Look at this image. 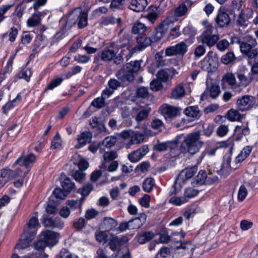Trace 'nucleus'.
<instances>
[{"mask_svg":"<svg viewBox=\"0 0 258 258\" xmlns=\"http://www.w3.org/2000/svg\"><path fill=\"white\" fill-rule=\"evenodd\" d=\"M92 134L90 132H84L78 136V145L76 147L80 148L91 142Z\"/></svg>","mask_w":258,"mask_h":258,"instance_id":"obj_20","label":"nucleus"},{"mask_svg":"<svg viewBox=\"0 0 258 258\" xmlns=\"http://www.w3.org/2000/svg\"><path fill=\"white\" fill-rule=\"evenodd\" d=\"M252 17V11L247 9L242 10L237 16H235L234 22L236 26L245 27L248 24V20Z\"/></svg>","mask_w":258,"mask_h":258,"instance_id":"obj_12","label":"nucleus"},{"mask_svg":"<svg viewBox=\"0 0 258 258\" xmlns=\"http://www.w3.org/2000/svg\"><path fill=\"white\" fill-rule=\"evenodd\" d=\"M146 30L145 25L140 22H137L132 27V32L134 34H143Z\"/></svg>","mask_w":258,"mask_h":258,"instance_id":"obj_45","label":"nucleus"},{"mask_svg":"<svg viewBox=\"0 0 258 258\" xmlns=\"http://www.w3.org/2000/svg\"><path fill=\"white\" fill-rule=\"evenodd\" d=\"M186 202V199L184 197H177L174 196L172 197L169 200V203L175 206H180Z\"/></svg>","mask_w":258,"mask_h":258,"instance_id":"obj_55","label":"nucleus"},{"mask_svg":"<svg viewBox=\"0 0 258 258\" xmlns=\"http://www.w3.org/2000/svg\"><path fill=\"white\" fill-rule=\"evenodd\" d=\"M185 95V90L182 83L178 85L172 91V98L178 99Z\"/></svg>","mask_w":258,"mask_h":258,"instance_id":"obj_27","label":"nucleus"},{"mask_svg":"<svg viewBox=\"0 0 258 258\" xmlns=\"http://www.w3.org/2000/svg\"><path fill=\"white\" fill-rule=\"evenodd\" d=\"M235 59V55L233 53L229 52L222 56L221 58V62L225 64H228L233 62Z\"/></svg>","mask_w":258,"mask_h":258,"instance_id":"obj_50","label":"nucleus"},{"mask_svg":"<svg viewBox=\"0 0 258 258\" xmlns=\"http://www.w3.org/2000/svg\"><path fill=\"white\" fill-rule=\"evenodd\" d=\"M32 74L31 70L29 69H22L16 75L17 79H24L28 81Z\"/></svg>","mask_w":258,"mask_h":258,"instance_id":"obj_37","label":"nucleus"},{"mask_svg":"<svg viewBox=\"0 0 258 258\" xmlns=\"http://www.w3.org/2000/svg\"><path fill=\"white\" fill-rule=\"evenodd\" d=\"M104 159L106 162L110 161L117 158V154L116 151H111L105 152L104 154Z\"/></svg>","mask_w":258,"mask_h":258,"instance_id":"obj_63","label":"nucleus"},{"mask_svg":"<svg viewBox=\"0 0 258 258\" xmlns=\"http://www.w3.org/2000/svg\"><path fill=\"white\" fill-rule=\"evenodd\" d=\"M198 170L197 165L192 167H188L182 170L178 176V179H181L183 181L192 177Z\"/></svg>","mask_w":258,"mask_h":258,"instance_id":"obj_16","label":"nucleus"},{"mask_svg":"<svg viewBox=\"0 0 258 258\" xmlns=\"http://www.w3.org/2000/svg\"><path fill=\"white\" fill-rule=\"evenodd\" d=\"M12 7L11 5H5L0 7V24L5 20L6 13Z\"/></svg>","mask_w":258,"mask_h":258,"instance_id":"obj_60","label":"nucleus"},{"mask_svg":"<svg viewBox=\"0 0 258 258\" xmlns=\"http://www.w3.org/2000/svg\"><path fill=\"white\" fill-rule=\"evenodd\" d=\"M125 46V44L122 45L118 44L115 42H112L108 46L104 48L97 53L94 58V61L98 62L100 59L106 62L113 60L114 63L119 64L123 62V58L122 50H121L119 54L117 55L118 48L124 47Z\"/></svg>","mask_w":258,"mask_h":258,"instance_id":"obj_1","label":"nucleus"},{"mask_svg":"<svg viewBox=\"0 0 258 258\" xmlns=\"http://www.w3.org/2000/svg\"><path fill=\"white\" fill-rule=\"evenodd\" d=\"M180 110L178 107L164 104L160 107L159 111L164 116L167 123L175 125L174 122L180 115Z\"/></svg>","mask_w":258,"mask_h":258,"instance_id":"obj_4","label":"nucleus"},{"mask_svg":"<svg viewBox=\"0 0 258 258\" xmlns=\"http://www.w3.org/2000/svg\"><path fill=\"white\" fill-rule=\"evenodd\" d=\"M116 142V138L114 136L106 137L101 143L103 146L107 148H111Z\"/></svg>","mask_w":258,"mask_h":258,"instance_id":"obj_51","label":"nucleus"},{"mask_svg":"<svg viewBox=\"0 0 258 258\" xmlns=\"http://www.w3.org/2000/svg\"><path fill=\"white\" fill-rule=\"evenodd\" d=\"M184 113L186 115L193 118H199L201 116L198 106H189L186 108Z\"/></svg>","mask_w":258,"mask_h":258,"instance_id":"obj_28","label":"nucleus"},{"mask_svg":"<svg viewBox=\"0 0 258 258\" xmlns=\"http://www.w3.org/2000/svg\"><path fill=\"white\" fill-rule=\"evenodd\" d=\"M46 45L47 40L46 37L44 36L41 35L37 37V39L35 40V50L38 52L44 48Z\"/></svg>","mask_w":258,"mask_h":258,"instance_id":"obj_29","label":"nucleus"},{"mask_svg":"<svg viewBox=\"0 0 258 258\" xmlns=\"http://www.w3.org/2000/svg\"><path fill=\"white\" fill-rule=\"evenodd\" d=\"M177 21V19L174 16H170L164 20L160 25L165 31L168 30L173 26L174 23Z\"/></svg>","mask_w":258,"mask_h":258,"instance_id":"obj_30","label":"nucleus"},{"mask_svg":"<svg viewBox=\"0 0 258 258\" xmlns=\"http://www.w3.org/2000/svg\"><path fill=\"white\" fill-rule=\"evenodd\" d=\"M142 60H135L128 63L126 69L120 70L116 74L117 78L121 81H133L134 72H137L141 68Z\"/></svg>","mask_w":258,"mask_h":258,"instance_id":"obj_3","label":"nucleus"},{"mask_svg":"<svg viewBox=\"0 0 258 258\" xmlns=\"http://www.w3.org/2000/svg\"><path fill=\"white\" fill-rule=\"evenodd\" d=\"M257 45V42L255 39L252 40L251 42V44H248L246 42H242L240 45V48L241 52L246 54L252 47H254Z\"/></svg>","mask_w":258,"mask_h":258,"instance_id":"obj_41","label":"nucleus"},{"mask_svg":"<svg viewBox=\"0 0 258 258\" xmlns=\"http://www.w3.org/2000/svg\"><path fill=\"white\" fill-rule=\"evenodd\" d=\"M177 72L173 69H161L156 74L157 80L152 81H169L173 79Z\"/></svg>","mask_w":258,"mask_h":258,"instance_id":"obj_15","label":"nucleus"},{"mask_svg":"<svg viewBox=\"0 0 258 258\" xmlns=\"http://www.w3.org/2000/svg\"><path fill=\"white\" fill-rule=\"evenodd\" d=\"M213 29L212 26H208L200 36L202 43L209 47L214 45L219 39L218 35L213 34Z\"/></svg>","mask_w":258,"mask_h":258,"instance_id":"obj_6","label":"nucleus"},{"mask_svg":"<svg viewBox=\"0 0 258 258\" xmlns=\"http://www.w3.org/2000/svg\"><path fill=\"white\" fill-rule=\"evenodd\" d=\"M73 225L77 230H80L85 227L86 220L84 218L80 217L75 220Z\"/></svg>","mask_w":258,"mask_h":258,"instance_id":"obj_57","label":"nucleus"},{"mask_svg":"<svg viewBox=\"0 0 258 258\" xmlns=\"http://www.w3.org/2000/svg\"><path fill=\"white\" fill-rule=\"evenodd\" d=\"M36 235V232L34 230H24L19 240V243L16 246V248L23 249L28 247L34 239Z\"/></svg>","mask_w":258,"mask_h":258,"instance_id":"obj_10","label":"nucleus"},{"mask_svg":"<svg viewBox=\"0 0 258 258\" xmlns=\"http://www.w3.org/2000/svg\"><path fill=\"white\" fill-rule=\"evenodd\" d=\"M217 149V147H210V146H207L200 155L197 157L196 159L197 163L198 164L201 163L207 155L208 156H214Z\"/></svg>","mask_w":258,"mask_h":258,"instance_id":"obj_22","label":"nucleus"},{"mask_svg":"<svg viewBox=\"0 0 258 258\" xmlns=\"http://www.w3.org/2000/svg\"><path fill=\"white\" fill-rule=\"evenodd\" d=\"M61 185L62 189L68 192V193H70L75 188L74 182H72L69 177H66L64 180L61 182Z\"/></svg>","mask_w":258,"mask_h":258,"instance_id":"obj_31","label":"nucleus"},{"mask_svg":"<svg viewBox=\"0 0 258 258\" xmlns=\"http://www.w3.org/2000/svg\"><path fill=\"white\" fill-rule=\"evenodd\" d=\"M41 13L38 12L32 15L27 21V26L28 27H34L38 26L41 23Z\"/></svg>","mask_w":258,"mask_h":258,"instance_id":"obj_25","label":"nucleus"},{"mask_svg":"<svg viewBox=\"0 0 258 258\" xmlns=\"http://www.w3.org/2000/svg\"><path fill=\"white\" fill-rule=\"evenodd\" d=\"M150 197L149 195L145 194L139 200V203L142 207L145 208L150 207Z\"/></svg>","mask_w":258,"mask_h":258,"instance_id":"obj_62","label":"nucleus"},{"mask_svg":"<svg viewBox=\"0 0 258 258\" xmlns=\"http://www.w3.org/2000/svg\"><path fill=\"white\" fill-rule=\"evenodd\" d=\"M207 176L208 174L205 170H200L192 183L197 185H207Z\"/></svg>","mask_w":258,"mask_h":258,"instance_id":"obj_24","label":"nucleus"},{"mask_svg":"<svg viewBox=\"0 0 258 258\" xmlns=\"http://www.w3.org/2000/svg\"><path fill=\"white\" fill-rule=\"evenodd\" d=\"M199 191L192 187H187L184 191V197L188 198H192L197 196Z\"/></svg>","mask_w":258,"mask_h":258,"instance_id":"obj_58","label":"nucleus"},{"mask_svg":"<svg viewBox=\"0 0 258 258\" xmlns=\"http://www.w3.org/2000/svg\"><path fill=\"white\" fill-rule=\"evenodd\" d=\"M214 125L211 124H204L203 125V133L207 137H210L213 133Z\"/></svg>","mask_w":258,"mask_h":258,"instance_id":"obj_49","label":"nucleus"},{"mask_svg":"<svg viewBox=\"0 0 258 258\" xmlns=\"http://www.w3.org/2000/svg\"><path fill=\"white\" fill-rule=\"evenodd\" d=\"M207 89L203 93L201 96L202 101L207 100L209 95L213 99H216L220 93V89L219 84L214 83L213 82H206Z\"/></svg>","mask_w":258,"mask_h":258,"instance_id":"obj_7","label":"nucleus"},{"mask_svg":"<svg viewBox=\"0 0 258 258\" xmlns=\"http://www.w3.org/2000/svg\"><path fill=\"white\" fill-rule=\"evenodd\" d=\"M144 140V135L138 132H136L134 134L131 136L129 144L131 145L138 144L142 142Z\"/></svg>","mask_w":258,"mask_h":258,"instance_id":"obj_38","label":"nucleus"},{"mask_svg":"<svg viewBox=\"0 0 258 258\" xmlns=\"http://www.w3.org/2000/svg\"><path fill=\"white\" fill-rule=\"evenodd\" d=\"M105 97H99L94 99L91 103V106L98 109L103 108L105 105Z\"/></svg>","mask_w":258,"mask_h":258,"instance_id":"obj_46","label":"nucleus"},{"mask_svg":"<svg viewBox=\"0 0 258 258\" xmlns=\"http://www.w3.org/2000/svg\"><path fill=\"white\" fill-rule=\"evenodd\" d=\"M69 193L60 188H56L53 191V194L56 199H64Z\"/></svg>","mask_w":258,"mask_h":258,"instance_id":"obj_54","label":"nucleus"},{"mask_svg":"<svg viewBox=\"0 0 258 258\" xmlns=\"http://www.w3.org/2000/svg\"><path fill=\"white\" fill-rule=\"evenodd\" d=\"M155 185V180L153 178H147L143 183L142 187L144 191L150 192L153 190V186Z\"/></svg>","mask_w":258,"mask_h":258,"instance_id":"obj_34","label":"nucleus"},{"mask_svg":"<svg viewBox=\"0 0 258 258\" xmlns=\"http://www.w3.org/2000/svg\"><path fill=\"white\" fill-rule=\"evenodd\" d=\"M216 21L220 27H226L230 22V18L227 13L219 11L216 18Z\"/></svg>","mask_w":258,"mask_h":258,"instance_id":"obj_21","label":"nucleus"},{"mask_svg":"<svg viewBox=\"0 0 258 258\" xmlns=\"http://www.w3.org/2000/svg\"><path fill=\"white\" fill-rule=\"evenodd\" d=\"M20 130L21 128L19 127L17 124L15 123L9 126L8 129L7 134L9 137L14 138L18 135Z\"/></svg>","mask_w":258,"mask_h":258,"instance_id":"obj_47","label":"nucleus"},{"mask_svg":"<svg viewBox=\"0 0 258 258\" xmlns=\"http://www.w3.org/2000/svg\"><path fill=\"white\" fill-rule=\"evenodd\" d=\"M60 136L57 133L54 136L51 143L50 148L52 149H59L61 147Z\"/></svg>","mask_w":258,"mask_h":258,"instance_id":"obj_56","label":"nucleus"},{"mask_svg":"<svg viewBox=\"0 0 258 258\" xmlns=\"http://www.w3.org/2000/svg\"><path fill=\"white\" fill-rule=\"evenodd\" d=\"M207 174V185H211L219 182V178L218 176L213 175L210 169L209 170V172Z\"/></svg>","mask_w":258,"mask_h":258,"instance_id":"obj_59","label":"nucleus"},{"mask_svg":"<svg viewBox=\"0 0 258 258\" xmlns=\"http://www.w3.org/2000/svg\"><path fill=\"white\" fill-rule=\"evenodd\" d=\"M55 258H79L78 256L72 253L66 249H62Z\"/></svg>","mask_w":258,"mask_h":258,"instance_id":"obj_52","label":"nucleus"},{"mask_svg":"<svg viewBox=\"0 0 258 258\" xmlns=\"http://www.w3.org/2000/svg\"><path fill=\"white\" fill-rule=\"evenodd\" d=\"M137 42L139 44L138 49L141 50L151 45L152 40L150 38L147 37L144 35L140 36L137 37Z\"/></svg>","mask_w":258,"mask_h":258,"instance_id":"obj_26","label":"nucleus"},{"mask_svg":"<svg viewBox=\"0 0 258 258\" xmlns=\"http://www.w3.org/2000/svg\"><path fill=\"white\" fill-rule=\"evenodd\" d=\"M48 246H53L58 242L59 234L51 230L43 231L39 235Z\"/></svg>","mask_w":258,"mask_h":258,"instance_id":"obj_13","label":"nucleus"},{"mask_svg":"<svg viewBox=\"0 0 258 258\" xmlns=\"http://www.w3.org/2000/svg\"><path fill=\"white\" fill-rule=\"evenodd\" d=\"M204 144V142L201 140L200 132H192L184 138L180 146V150L183 154L189 153L195 155L200 151Z\"/></svg>","mask_w":258,"mask_h":258,"instance_id":"obj_2","label":"nucleus"},{"mask_svg":"<svg viewBox=\"0 0 258 258\" xmlns=\"http://www.w3.org/2000/svg\"><path fill=\"white\" fill-rule=\"evenodd\" d=\"M231 157L229 155H225L223 157V161L221 164L220 170L217 171V173L221 177L226 178L231 172L232 168L230 166Z\"/></svg>","mask_w":258,"mask_h":258,"instance_id":"obj_14","label":"nucleus"},{"mask_svg":"<svg viewBox=\"0 0 258 258\" xmlns=\"http://www.w3.org/2000/svg\"><path fill=\"white\" fill-rule=\"evenodd\" d=\"M155 236L154 233L152 231H145L142 233L138 234L136 236L137 241L140 244H145L151 240Z\"/></svg>","mask_w":258,"mask_h":258,"instance_id":"obj_23","label":"nucleus"},{"mask_svg":"<svg viewBox=\"0 0 258 258\" xmlns=\"http://www.w3.org/2000/svg\"><path fill=\"white\" fill-rule=\"evenodd\" d=\"M147 5L146 0H131L128 8L135 12H141L144 10Z\"/></svg>","mask_w":258,"mask_h":258,"instance_id":"obj_18","label":"nucleus"},{"mask_svg":"<svg viewBox=\"0 0 258 258\" xmlns=\"http://www.w3.org/2000/svg\"><path fill=\"white\" fill-rule=\"evenodd\" d=\"M39 221L37 217H32L27 223V227L24 230L33 231L36 232L37 227L39 226Z\"/></svg>","mask_w":258,"mask_h":258,"instance_id":"obj_39","label":"nucleus"},{"mask_svg":"<svg viewBox=\"0 0 258 258\" xmlns=\"http://www.w3.org/2000/svg\"><path fill=\"white\" fill-rule=\"evenodd\" d=\"M115 23L116 19L114 17L112 16L103 17L100 21V24L105 26H107L109 24H114Z\"/></svg>","mask_w":258,"mask_h":258,"instance_id":"obj_61","label":"nucleus"},{"mask_svg":"<svg viewBox=\"0 0 258 258\" xmlns=\"http://www.w3.org/2000/svg\"><path fill=\"white\" fill-rule=\"evenodd\" d=\"M256 102V98L251 95L243 96L237 100V108L241 111L251 110L253 108Z\"/></svg>","mask_w":258,"mask_h":258,"instance_id":"obj_5","label":"nucleus"},{"mask_svg":"<svg viewBox=\"0 0 258 258\" xmlns=\"http://www.w3.org/2000/svg\"><path fill=\"white\" fill-rule=\"evenodd\" d=\"M93 186L92 183H88L84 184L82 188L78 189V192L82 196H88L91 191L93 190Z\"/></svg>","mask_w":258,"mask_h":258,"instance_id":"obj_44","label":"nucleus"},{"mask_svg":"<svg viewBox=\"0 0 258 258\" xmlns=\"http://www.w3.org/2000/svg\"><path fill=\"white\" fill-rule=\"evenodd\" d=\"M187 51V45L184 41H181L174 45L167 47L165 49L167 56L179 55L183 56Z\"/></svg>","mask_w":258,"mask_h":258,"instance_id":"obj_11","label":"nucleus"},{"mask_svg":"<svg viewBox=\"0 0 258 258\" xmlns=\"http://www.w3.org/2000/svg\"><path fill=\"white\" fill-rule=\"evenodd\" d=\"M21 100V96L19 94H18L17 97L11 102H8L3 106L2 109L3 113L7 114L9 110L13 108L16 105V103L20 101Z\"/></svg>","mask_w":258,"mask_h":258,"instance_id":"obj_32","label":"nucleus"},{"mask_svg":"<svg viewBox=\"0 0 258 258\" xmlns=\"http://www.w3.org/2000/svg\"><path fill=\"white\" fill-rule=\"evenodd\" d=\"M103 224L106 231L113 230L117 225V222L112 218L105 217L103 220Z\"/></svg>","mask_w":258,"mask_h":258,"instance_id":"obj_33","label":"nucleus"},{"mask_svg":"<svg viewBox=\"0 0 258 258\" xmlns=\"http://www.w3.org/2000/svg\"><path fill=\"white\" fill-rule=\"evenodd\" d=\"M228 119L231 121H240L241 115L237 110L230 109L227 113Z\"/></svg>","mask_w":258,"mask_h":258,"instance_id":"obj_42","label":"nucleus"},{"mask_svg":"<svg viewBox=\"0 0 258 258\" xmlns=\"http://www.w3.org/2000/svg\"><path fill=\"white\" fill-rule=\"evenodd\" d=\"M146 215L143 213L140 214V216L131 219L129 221L131 229H138L145 223Z\"/></svg>","mask_w":258,"mask_h":258,"instance_id":"obj_19","label":"nucleus"},{"mask_svg":"<svg viewBox=\"0 0 258 258\" xmlns=\"http://www.w3.org/2000/svg\"><path fill=\"white\" fill-rule=\"evenodd\" d=\"M171 141H168L164 142H158L154 147L153 149L158 152H163L167 150L170 145Z\"/></svg>","mask_w":258,"mask_h":258,"instance_id":"obj_36","label":"nucleus"},{"mask_svg":"<svg viewBox=\"0 0 258 258\" xmlns=\"http://www.w3.org/2000/svg\"><path fill=\"white\" fill-rule=\"evenodd\" d=\"M203 61L204 62H207L208 64L209 67L207 69L209 79L211 81L214 80V78H211L210 75L212 73H215L217 70L219 66V60L218 57L216 55L214 54L212 51H210L204 58Z\"/></svg>","mask_w":258,"mask_h":258,"instance_id":"obj_9","label":"nucleus"},{"mask_svg":"<svg viewBox=\"0 0 258 258\" xmlns=\"http://www.w3.org/2000/svg\"><path fill=\"white\" fill-rule=\"evenodd\" d=\"M82 70V68L80 66H76L72 68L71 70L69 71L68 73L64 74L65 77L63 78H57L53 79L52 81H62L63 79H69L73 75H75L80 73Z\"/></svg>","mask_w":258,"mask_h":258,"instance_id":"obj_35","label":"nucleus"},{"mask_svg":"<svg viewBox=\"0 0 258 258\" xmlns=\"http://www.w3.org/2000/svg\"><path fill=\"white\" fill-rule=\"evenodd\" d=\"M70 20L74 19V23L78 21V26L79 28H83L87 25L88 14L87 13L82 12L80 8L75 9L69 16Z\"/></svg>","mask_w":258,"mask_h":258,"instance_id":"obj_8","label":"nucleus"},{"mask_svg":"<svg viewBox=\"0 0 258 258\" xmlns=\"http://www.w3.org/2000/svg\"><path fill=\"white\" fill-rule=\"evenodd\" d=\"M143 157L141 154L137 150L128 155V159L131 162L134 163L138 162Z\"/></svg>","mask_w":258,"mask_h":258,"instance_id":"obj_53","label":"nucleus"},{"mask_svg":"<svg viewBox=\"0 0 258 258\" xmlns=\"http://www.w3.org/2000/svg\"><path fill=\"white\" fill-rule=\"evenodd\" d=\"M179 142L177 140L171 141L170 145L169 147V152L164 156V158L166 159H172L177 157L180 152L178 149Z\"/></svg>","mask_w":258,"mask_h":258,"instance_id":"obj_17","label":"nucleus"},{"mask_svg":"<svg viewBox=\"0 0 258 258\" xmlns=\"http://www.w3.org/2000/svg\"><path fill=\"white\" fill-rule=\"evenodd\" d=\"M97 258H117L118 254L116 253H113L110 256H108L105 253L104 250L99 248L97 250Z\"/></svg>","mask_w":258,"mask_h":258,"instance_id":"obj_64","label":"nucleus"},{"mask_svg":"<svg viewBox=\"0 0 258 258\" xmlns=\"http://www.w3.org/2000/svg\"><path fill=\"white\" fill-rule=\"evenodd\" d=\"M150 110V109L148 108H144L141 110L136 116V120L139 122L146 119L148 117Z\"/></svg>","mask_w":258,"mask_h":258,"instance_id":"obj_43","label":"nucleus"},{"mask_svg":"<svg viewBox=\"0 0 258 258\" xmlns=\"http://www.w3.org/2000/svg\"><path fill=\"white\" fill-rule=\"evenodd\" d=\"M155 65L157 67H163L168 64V60L164 59L163 56L158 52L155 55Z\"/></svg>","mask_w":258,"mask_h":258,"instance_id":"obj_40","label":"nucleus"},{"mask_svg":"<svg viewBox=\"0 0 258 258\" xmlns=\"http://www.w3.org/2000/svg\"><path fill=\"white\" fill-rule=\"evenodd\" d=\"M34 246L35 249L38 251H44L45 248L48 246V245L43 239L41 238V237L39 235L37 240L34 243Z\"/></svg>","mask_w":258,"mask_h":258,"instance_id":"obj_48","label":"nucleus"}]
</instances>
